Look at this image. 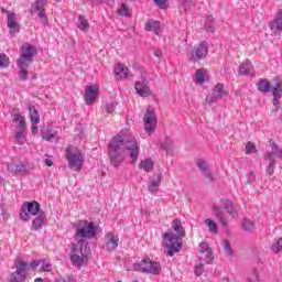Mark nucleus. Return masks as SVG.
Instances as JSON below:
<instances>
[{"label": "nucleus", "mask_w": 282, "mask_h": 282, "mask_svg": "<svg viewBox=\"0 0 282 282\" xmlns=\"http://www.w3.org/2000/svg\"><path fill=\"white\" fill-rule=\"evenodd\" d=\"M76 230L75 240L70 245V262L76 268H83L85 261H87V254H89V242L87 239H94L96 237V225L87 220H79L74 225Z\"/></svg>", "instance_id": "obj_1"}, {"label": "nucleus", "mask_w": 282, "mask_h": 282, "mask_svg": "<svg viewBox=\"0 0 282 282\" xmlns=\"http://www.w3.org/2000/svg\"><path fill=\"white\" fill-rule=\"evenodd\" d=\"M108 160L115 169L122 165L124 162V141L122 135L113 137L108 145Z\"/></svg>", "instance_id": "obj_2"}, {"label": "nucleus", "mask_w": 282, "mask_h": 282, "mask_svg": "<svg viewBox=\"0 0 282 282\" xmlns=\"http://www.w3.org/2000/svg\"><path fill=\"white\" fill-rule=\"evenodd\" d=\"M20 51H21V56L18 59V67L19 69H28V67L32 65L34 61V56L39 54V51L36 50L35 46H33L28 42L21 46Z\"/></svg>", "instance_id": "obj_3"}, {"label": "nucleus", "mask_w": 282, "mask_h": 282, "mask_svg": "<svg viewBox=\"0 0 282 282\" xmlns=\"http://www.w3.org/2000/svg\"><path fill=\"white\" fill-rule=\"evenodd\" d=\"M135 272H142L143 274H153L158 276L162 272V265L160 262L152 261L150 258L142 259L140 262L133 264Z\"/></svg>", "instance_id": "obj_4"}, {"label": "nucleus", "mask_w": 282, "mask_h": 282, "mask_svg": "<svg viewBox=\"0 0 282 282\" xmlns=\"http://www.w3.org/2000/svg\"><path fill=\"white\" fill-rule=\"evenodd\" d=\"M41 213H44L41 210V204L39 202H25L22 205L21 212H20V219L22 221H30V215H33V217H36L41 215Z\"/></svg>", "instance_id": "obj_5"}, {"label": "nucleus", "mask_w": 282, "mask_h": 282, "mask_svg": "<svg viewBox=\"0 0 282 282\" xmlns=\"http://www.w3.org/2000/svg\"><path fill=\"white\" fill-rule=\"evenodd\" d=\"M163 241L165 243V247L167 248L169 257H174L176 252H180L182 250V240L175 238L173 231L165 232L163 235Z\"/></svg>", "instance_id": "obj_6"}, {"label": "nucleus", "mask_w": 282, "mask_h": 282, "mask_svg": "<svg viewBox=\"0 0 282 282\" xmlns=\"http://www.w3.org/2000/svg\"><path fill=\"white\" fill-rule=\"evenodd\" d=\"M66 160L68 162V167L72 170V171H82L83 169V162H85V158L83 156V153L77 152V153H74L72 151V147H68L66 149Z\"/></svg>", "instance_id": "obj_7"}, {"label": "nucleus", "mask_w": 282, "mask_h": 282, "mask_svg": "<svg viewBox=\"0 0 282 282\" xmlns=\"http://www.w3.org/2000/svg\"><path fill=\"white\" fill-rule=\"evenodd\" d=\"M28 262L23 260L15 261V271L10 273L9 282H25L28 279Z\"/></svg>", "instance_id": "obj_8"}, {"label": "nucleus", "mask_w": 282, "mask_h": 282, "mask_svg": "<svg viewBox=\"0 0 282 282\" xmlns=\"http://www.w3.org/2000/svg\"><path fill=\"white\" fill-rule=\"evenodd\" d=\"M123 150L126 149L127 153L131 158L132 164L138 162V156L140 155V144L135 140H128L122 137Z\"/></svg>", "instance_id": "obj_9"}, {"label": "nucleus", "mask_w": 282, "mask_h": 282, "mask_svg": "<svg viewBox=\"0 0 282 282\" xmlns=\"http://www.w3.org/2000/svg\"><path fill=\"white\" fill-rule=\"evenodd\" d=\"M45 6H47V0H35L31 7V14L36 13L40 23L47 25V15H45Z\"/></svg>", "instance_id": "obj_10"}, {"label": "nucleus", "mask_w": 282, "mask_h": 282, "mask_svg": "<svg viewBox=\"0 0 282 282\" xmlns=\"http://www.w3.org/2000/svg\"><path fill=\"white\" fill-rule=\"evenodd\" d=\"M143 121L147 133H153V131H155V127H158V117L155 116V111L148 108L143 116Z\"/></svg>", "instance_id": "obj_11"}, {"label": "nucleus", "mask_w": 282, "mask_h": 282, "mask_svg": "<svg viewBox=\"0 0 282 282\" xmlns=\"http://www.w3.org/2000/svg\"><path fill=\"white\" fill-rule=\"evenodd\" d=\"M134 89L138 96H141V98L153 96V91H151V87H149V80H147L144 77H141V80L135 83Z\"/></svg>", "instance_id": "obj_12"}, {"label": "nucleus", "mask_w": 282, "mask_h": 282, "mask_svg": "<svg viewBox=\"0 0 282 282\" xmlns=\"http://www.w3.org/2000/svg\"><path fill=\"white\" fill-rule=\"evenodd\" d=\"M208 54V42H202L197 45L194 53L189 57L191 63H197L200 58H206Z\"/></svg>", "instance_id": "obj_13"}, {"label": "nucleus", "mask_w": 282, "mask_h": 282, "mask_svg": "<svg viewBox=\"0 0 282 282\" xmlns=\"http://www.w3.org/2000/svg\"><path fill=\"white\" fill-rule=\"evenodd\" d=\"M199 252L203 254L199 257L200 261H206V263L210 265L215 259V256L213 254V249H210L208 242L199 243Z\"/></svg>", "instance_id": "obj_14"}, {"label": "nucleus", "mask_w": 282, "mask_h": 282, "mask_svg": "<svg viewBox=\"0 0 282 282\" xmlns=\"http://www.w3.org/2000/svg\"><path fill=\"white\" fill-rule=\"evenodd\" d=\"M7 23L9 28V32L11 36H14L15 34H19L21 32V26L17 22V13L15 12H7Z\"/></svg>", "instance_id": "obj_15"}, {"label": "nucleus", "mask_w": 282, "mask_h": 282, "mask_svg": "<svg viewBox=\"0 0 282 282\" xmlns=\"http://www.w3.org/2000/svg\"><path fill=\"white\" fill-rule=\"evenodd\" d=\"M85 91L84 98L86 105H94V102H96V97L100 94V89L96 85H89L86 86Z\"/></svg>", "instance_id": "obj_16"}, {"label": "nucleus", "mask_w": 282, "mask_h": 282, "mask_svg": "<svg viewBox=\"0 0 282 282\" xmlns=\"http://www.w3.org/2000/svg\"><path fill=\"white\" fill-rule=\"evenodd\" d=\"M272 96H273V107H275V113L279 111L281 107V98H282V83L278 82L272 86Z\"/></svg>", "instance_id": "obj_17"}, {"label": "nucleus", "mask_w": 282, "mask_h": 282, "mask_svg": "<svg viewBox=\"0 0 282 282\" xmlns=\"http://www.w3.org/2000/svg\"><path fill=\"white\" fill-rule=\"evenodd\" d=\"M172 228L176 236H174V239L183 240L184 237H186V230L184 229V226H182V220L180 218H175L172 221Z\"/></svg>", "instance_id": "obj_18"}, {"label": "nucleus", "mask_w": 282, "mask_h": 282, "mask_svg": "<svg viewBox=\"0 0 282 282\" xmlns=\"http://www.w3.org/2000/svg\"><path fill=\"white\" fill-rule=\"evenodd\" d=\"M162 184V174H154L152 182L148 185L149 193H158Z\"/></svg>", "instance_id": "obj_19"}, {"label": "nucleus", "mask_w": 282, "mask_h": 282, "mask_svg": "<svg viewBox=\"0 0 282 282\" xmlns=\"http://www.w3.org/2000/svg\"><path fill=\"white\" fill-rule=\"evenodd\" d=\"M45 219H47L45 212L40 213L32 221V229L41 230L43 228V225L45 224Z\"/></svg>", "instance_id": "obj_20"}, {"label": "nucleus", "mask_w": 282, "mask_h": 282, "mask_svg": "<svg viewBox=\"0 0 282 282\" xmlns=\"http://www.w3.org/2000/svg\"><path fill=\"white\" fill-rule=\"evenodd\" d=\"M274 158H280L282 160V149L275 143H273L272 150L265 154V160L276 162Z\"/></svg>", "instance_id": "obj_21"}, {"label": "nucleus", "mask_w": 282, "mask_h": 282, "mask_svg": "<svg viewBox=\"0 0 282 282\" xmlns=\"http://www.w3.org/2000/svg\"><path fill=\"white\" fill-rule=\"evenodd\" d=\"M108 237L109 239L106 242V250L108 252H113V250L118 248V241H120V239L118 238V236H115L112 234H109Z\"/></svg>", "instance_id": "obj_22"}, {"label": "nucleus", "mask_w": 282, "mask_h": 282, "mask_svg": "<svg viewBox=\"0 0 282 282\" xmlns=\"http://www.w3.org/2000/svg\"><path fill=\"white\" fill-rule=\"evenodd\" d=\"M270 30L276 34V32H282V12L275 17V19L270 23Z\"/></svg>", "instance_id": "obj_23"}, {"label": "nucleus", "mask_w": 282, "mask_h": 282, "mask_svg": "<svg viewBox=\"0 0 282 282\" xmlns=\"http://www.w3.org/2000/svg\"><path fill=\"white\" fill-rule=\"evenodd\" d=\"M29 113H30V120L32 124H39V122H41L39 110H36V107L32 104L29 105Z\"/></svg>", "instance_id": "obj_24"}, {"label": "nucleus", "mask_w": 282, "mask_h": 282, "mask_svg": "<svg viewBox=\"0 0 282 282\" xmlns=\"http://www.w3.org/2000/svg\"><path fill=\"white\" fill-rule=\"evenodd\" d=\"M220 203L223 204V208L228 213V215L236 217L237 212H235V206L230 199L220 198Z\"/></svg>", "instance_id": "obj_25"}, {"label": "nucleus", "mask_w": 282, "mask_h": 282, "mask_svg": "<svg viewBox=\"0 0 282 282\" xmlns=\"http://www.w3.org/2000/svg\"><path fill=\"white\" fill-rule=\"evenodd\" d=\"M8 171H10V173H14V174H17V173H26L28 167L23 163H20V164L10 163L8 165Z\"/></svg>", "instance_id": "obj_26"}, {"label": "nucleus", "mask_w": 282, "mask_h": 282, "mask_svg": "<svg viewBox=\"0 0 282 282\" xmlns=\"http://www.w3.org/2000/svg\"><path fill=\"white\" fill-rule=\"evenodd\" d=\"M258 91H261V94H270V91H272V85H270L268 79H260L258 83Z\"/></svg>", "instance_id": "obj_27"}, {"label": "nucleus", "mask_w": 282, "mask_h": 282, "mask_svg": "<svg viewBox=\"0 0 282 282\" xmlns=\"http://www.w3.org/2000/svg\"><path fill=\"white\" fill-rule=\"evenodd\" d=\"M13 122H18L15 129L20 131H25V117L21 116V113H13Z\"/></svg>", "instance_id": "obj_28"}, {"label": "nucleus", "mask_w": 282, "mask_h": 282, "mask_svg": "<svg viewBox=\"0 0 282 282\" xmlns=\"http://www.w3.org/2000/svg\"><path fill=\"white\" fill-rule=\"evenodd\" d=\"M139 169H143L145 173H151L153 171V167L155 166V163L151 159H145L139 163Z\"/></svg>", "instance_id": "obj_29"}, {"label": "nucleus", "mask_w": 282, "mask_h": 282, "mask_svg": "<svg viewBox=\"0 0 282 282\" xmlns=\"http://www.w3.org/2000/svg\"><path fill=\"white\" fill-rule=\"evenodd\" d=\"M253 66H252V62L250 61H246L245 63H242L239 67V74L240 76H249L250 72H252Z\"/></svg>", "instance_id": "obj_30"}, {"label": "nucleus", "mask_w": 282, "mask_h": 282, "mask_svg": "<svg viewBox=\"0 0 282 282\" xmlns=\"http://www.w3.org/2000/svg\"><path fill=\"white\" fill-rule=\"evenodd\" d=\"M213 210L217 219L220 221L221 226L226 228V226H228V221H226V219L224 218V210H221V207L213 205Z\"/></svg>", "instance_id": "obj_31"}, {"label": "nucleus", "mask_w": 282, "mask_h": 282, "mask_svg": "<svg viewBox=\"0 0 282 282\" xmlns=\"http://www.w3.org/2000/svg\"><path fill=\"white\" fill-rule=\"evenodd\" d=\"M117 76H119V80H124L129 76V68L124 66V64H118L116 69Z\"/></svg>", "instance_id": "obj_32"}, {"label": "nucleus", "mask_w": 282, "mask_h": 282, "mask_svg": "<svg viewBox=\"0 0 282 282\" xmlns=\"http://www.w3.org/2000/svg\"><path fill=\"white\" fill-rule=\"evenodd\" d=\"M147 32H154L155 34H160V22L159 21H148L145 23Z\"/></svg>", "instance_id": "obj_33"}, {"label": "nucleus", "mask_w": 282, "mask_h": 282, "mask_svg": "<svg viewBox=\"0 0 282 282\" xmlns=\"http://www.w3.org/2000/svg\"><path fill=\"white\" fill-rule=\"evenodd\" d=\"M77 28L82 30V32H87V30H89V21L87 20V18H85V15L78 17Z\"/></svg>", "instance_id": "obj_34"}, {"label": "nucleus", "mask_w": 282, "mask_h": 282, "mask_svg": "<svg viewBox=\"0 0 282 282\" xmlns=\"http://www.w3.org/2000/svg\"><path fill=\"white\" fill-rule=\"evenodd\" d=\"M205 224L209 232H213V235H217L219 232V228L217 227V224L213 219L210 218L205 219Z\"/></svg>", "instance_id": "obj_35"}, {"label": "nucleus", "mask_w": 282, "mask_h": 282, "mask_svg": "<svg viewBox=\"0 0 282 282\" xmlns=\"http://www.w3.org/2000/svg\"><path fill=\"white\" fill-rule=\"evenodd\" d=\"M205 30H207V32H215V18H213V15L206 17Z\"/></svg>", "instance_id": "obj_36"}, {"label": "nucleus", "mask_w": 282, "mask_h": 282, "mask_svg": "<svg viewBox=\"0 0 282 282\" xmlns=\"http://www.w3.org/2000/svg\"><path fill=\"white\" fill-rule=\"evenodd\" d=\"M224 85L218 83L215 86L212 96H215L218 100H220V98H224Z\"/></svg>", "instance_id": "obj_37"}, {"label": "nucleus", "mask_w": 282, "mask_h": 282, "mask_svg": "<svg viewBox=\"0 0 282 282\" xmlns=\"http://www.w3.org/2000/svg\"><path fill=\"white\" fill-rule=\"evenodd\" d=\"M206 69L199 68L196 70V83L197 85H204L206 80Z\"/></svg>", "instance_id": "obj_38"}, {"label": "nucleus", "mask_w": 282, "mask_h": 282, "mask_svg": "<svg viewBox=\"0 0 282 282\" xmlns=\"http://www.w3.org/2000/svg\"><path fill=\"white\" fill-rule=\"evenodd\" d=\"M242 230H245V232H252L254 230V221L245 219L242 221Z\"/></svg>", "instance_id": "obj_39"}, {"label": "nucleus", "mask_w": 282, "mask_h": 282, "mask_svg": "<svg viewBox=\"0 0 282 282\" xmlns=\"http://www.w3.org/2000/svg\"><path fill=\"white\" fill-rule=\"evenodd\" d=\"M117 14H119V17H131V12H129V6L127 3H121Z\"/></svg>", "instance_id": "obj_40"}, {"label": "nucleus", "mask_w": 282, "mask_h": 282, "mask_svg": "<svg viewBox=\"0 0 282 282\" xmlns=\"http://www.w3.org/2000/svg\"><path fill=\"white\" fill-rule=\"evenodd\" d=\"M161 149H163L164 151H172L173 149V140H171V138L165 137V141L163 143H161Z\"/></svg>", "instance_id": "obj_41"}, {"label": "nucleus", "mask_w": 282, "mask_h": 282, "mask_svg": "<svg viewBox=\"0 0 282 282\" xmlns=\"http://www.w3.org/2000/svg\"><path fill=\"white\" fill-rule=\"evenodd\" d=\"M0 67H10V58L6 53H0Z\"/></svg>", "instance_id": "obj_42"}, {"label": "nucleus", "mask_w": 282, "mask_h": 282, "mask_svg": "<svg viewBox=\"0 0 282 282\" xmlns=\"http://www.w3.org/2000/svg\"><path fill=\"white\" fill-rule=\"evenodd\" d=\"M25 130H17L14 138L19 144H25V138L23 137Z\"/></svg>", "instance_id": "obj_43"}, {"label": "nucleus", "mask_w": 282, "mask_h": 282, "mask_svg": "<svg viewBox=\"0 0 282 282\" xmlns=\"http://www.w3.org/2000/svg\"><path fill=\"white\" fill-rule=\"evenodd\" d=\"M257 151V147L252 143V141H249L247 144H246V148H245V153L247 155H250V153H256Z\"/></svg>", "instance_id": "obj_44"}, {"label": "nucleus", "mask_w": 282, "mask_h": 282, "mask_svg": "<svg viewBox=\"0 0 282 282\" xmlns=\"http://www.w3.org/2000/svg\"><path fill=\"white\" fill-rule=\"evenodd\" d=\"M204 260L199 259L198 263L195 267V274L196 276H202L204 274Z\"/></svg>", "instance_id": "obj_45"}, {"label": "nucleus", "mask_w": 282, "mask_h": 282, "mask_svg": "<svg viewBox=\"0 0 282 282\" xmlns=\"http://www.w3.org/2000/svg\"><path fill=\"white\" fill-rule=\"evenodd\" d=\"M197 167L199 169V171L202 173L208 171V162L202 160V159H198L197 160Z\"/></svg>", "instance_id": "obj_46"}, {"label": "nucleus", "mask_w": 282, "mask_h": 282, "mask_svg": "<svg viewBox=\"0 0 282 282\" xmlns=\"http://www.w3.org/2000/svg\"><path fill=\"white\" fill-rule=\"evenodd\" d=\"M41 268L44 270V272H50L52 271V263L47 261L46 259L40 260Z\"/></svg>", "instance_id": "obj_47"}, {"label": "nucleus", "mask_w": 282, "mask_h": 282, "mask_svg": "<svg viewBox=\"0 0 282 282\" xmlns=\"http://www.w3.org/2000/svg\"><path fill=\"white\" fill-rule=\"evenodd\" d=\"M271 250L273 252H282V238L278 239L272 246Z\"/></svg>", "instance_id": "obj_48"}, {"label": "nucleus", "mask_w": 282, "mask_h": 282, "mask_svg": "<svg viewBox=\"0 0 282 282\" xmlns=\"http://www.w3.org/2000/svg\"><path fill=\"white\" fill-rule=\"evenodd\" d=\"M56 282H76V276L74 275L59 276L56 279Z\"/></svg>", "instance_id": "obj_49"}, {"label": "nucleus", "mask_w": 282, "mask_h": 282, "mask_svg": "<svg viewBox=\"0 0 282 282\" xmlns=\"http://www.w3.org/2000/svg\"><path fill=\"white\" fill-rule=\"evenodd\" d=\"M224 250L228 257H232V247L230 246V241L224 240Z\"/></svg>", "instance_id": "obj_50"}, {"label": "nucleus", "mask_w": 282, "mask_h": 282, "mask_svg": "<svg viewBox=\"0 0 282 282\" xmlns=\"http://www.w3.org/2000/svg\"><path fill=\"white\" fill-rule=\"evenodd\" d=\"M40 135L43 140H46V142H50V140H54V135L52 133L45 132V130L40 131Z\"/></svg>", "instance_id": "obj_51"}, {"label": "nucleus", "mask_w": 282, "mask_h": 282, "mask_svg": "<svg viewBox=\"0 0 282 282\" xmlns=\"http://www.w3.org/2000/svg\"><path fill=\"white\" fill-rule=\"evenodd\" d=\"M191 12V0H185L182 4L181 13Z\"/></svg>", "instance_id": "obj_52"}, {"label": "nucleus", "mask_w": 282, "mask_h": 282, "mask_svg": "<svg viewBox=\"0 0 282 282\" xmlns=\"http://www.w3.org/2000/svg\"><path fill=\"white\" fill-rule=\"evenodd\" d=\"M269 166L267 167V173L271 177V175H274V162L272 160H268Z\"/></svg>", "instance_id": "obj_53"}, {"label": "nucleus", "mask_w": 282, "mask_h": 282, "mask_svg": "<svg viewBox=\"0 0 282 282\" xmlns=\"http://www.w3.org/2000/svg\"><path fill=\"white\" fill-rule=\"evenodd\" d=\"M203 175H205V177H206L209 182H215V177L213 176V172L210 171V169L205 170V172H203Z\"/></svg>", "instance_id": "obj_54"}, {"label": "nucleus", "mask_w": 282, "mask_h": 282, "mask_svg": "<svg viewBox=\"0 0 282 282\" xmlns=\"http://www.w3.org/2000/svg\"><path fill=\"white\" fill-rule=\"evenodd\" d=\"M153 1H154V4L160 8V10H164V8L166 7V2L169 0H153Z\"/></svg>", "instance_id": "obj_55"}, {"label": "nucleus", "mask_w": 282, "mask_h": 282, "mask_svg": "<svg viewBox=\"0 0 282 282\" xmlns=\"http://www.w3.org/2000/svg\"><path fill=\"white\" fill-rule=\"evenodd\" d=\"M205 100L208 105H214V102H217L219 99H217L215 95H208Z\"/></svg>", "instance_id": "obj_56"}, {"label": "nucleus", "mask_w": 282, "mask_h": 282, "mask_svg": "<svg viewBox=\"0 0 282 282\" xmlns=\"http://www.w3.org/2000/svg\"><path fill=\"white\" fill-rule=\"evenodd\" d=\"M116 105H118V104L111 102V104L107 105V107H106L107 113H113V111H116Z\"/></svg>", "instance_id": "obj_57"}, {"label": "nucleus", "mask_w": 282, "mask_h": 282, "mask_svg": "<svg viewBox=\"0 0 282 282\" xmlns=\"http://www.w3.org/2000/svg\"><path fill=\"white\" fill-rule=\"evenodd\" d=\"M20 80H28V69H20Z\"/></svg>", "instance_id": "obj_58"}, {"label": "nucleus", "mask_w": 282, "mask_h": 282, "mask_svg": "<svg viewBox=\"0 0 282 282\" xmlns=\"http://www.w3.org/2000/svg\"><path fill=\"white\" fill-rule=\"evenodd\" d=\"M40 264H41V261H39V260H33V261H31V263H30V268H31V270H36V268H39Z\"/></svg>", "instance_id": "obj_59"}, {"label": "nucleus", "mask_w": 282, "mask_h": 282, "mask_svg": "<svg viewBox=\"0 0 282 282\" xmlns=\"http://www.w3.org/2000/svg\"><path fill=\"white\" fill-rule=\"evenodd\" d=\"M44 164H46V166H54V161L52 159H45Z\"/></svg>", "instance_id": "obj_60"}, {"label": "nucleus", "mask_w": 282, "mask_h": 282, "mask_svg": "<svg viewBox=\"0 0 282 282\" xmlns=\"http://www.w3.org/2000/svg\"><path fill=\"white\" fill-rule=\"evenodd\" d=\"M31 133H32V135H36L39 133V127L32 126L31 127Z\"/></svg>", "instance_id": "obj_61"}, {"label": "nucleus", "mask_w": 282, "mask_h": 282, "mask_svg": "<svg viewBox=\"0 0 282 282\" xmlns=\"http://www.w3.org/2000/svg\"><path fill=\"white\" fill-rule=\"evenodd\" d=\"M153 54L156 58H160V56H162V51H155Z\"/></svg>", "instance_id": "obj_62"}, {"label": "nucleus", "mask_w": 282, "mask_h": 282, "mask_svg": "<svg viewBox=\"0 0 282 282\" xmlns=\"http://www.w3.org/2000/svg\"><path fill=\"white\" fill-rule=\"evenodd\" d=\"M97 6L105 3V0H96Z\"/></svg>", "instance_id": "obj_63"}, {"label": "nucleus", "mask_w": 282, "mask_h": 282, "mask_svg": "<svg viewBox=\"0 0 282 282\" xmlns=\"http://www.w3.org/2000/svg\"><path fill=\"white\" fill-rule=\"evenodd\" d=\"M34 282H43V278H36Z\"/></svg>", "instance_id": "obj_64"}]
</instances>
